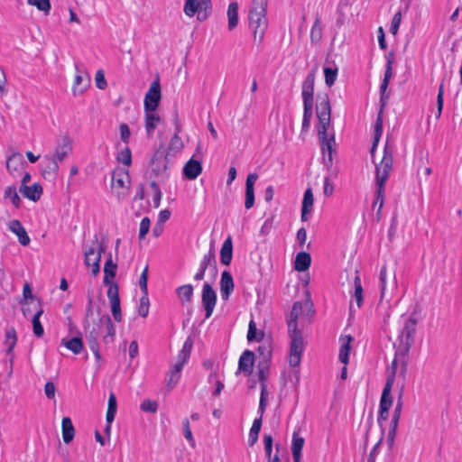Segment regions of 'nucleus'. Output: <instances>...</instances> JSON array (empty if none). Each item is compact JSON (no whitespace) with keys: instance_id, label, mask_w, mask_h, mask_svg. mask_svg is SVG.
I'll return each mask as SVG.
<instances>
[{"instance_id":"nucleus-62","label":"nucleus","mask_w":462,"mask_h":462,"mask_svg":"<svg viewBox=\"0 0 462 462\" xmlns=\"http://www.w3.org/2000/svg\"><path fill=\"white\" fill-rule=\"evenodd\" d=\"M402 21V13L401 11L397 12L392 20L391 27H390V32L395 35L398 32L400 24Z\"/></svg>"},{"instance_id":"nucleus-15","label":"nucleus","mask_w":462,"mask_h":462,"mask_svg":"<svg viewBox=\"0 0 462 462\" xmlns=\"http://www.w3.org/2000/svg\"><path fill=\"white\" fill-rule=\"evenodd\" d=\"M26 162L20 152H14L6 159V169L12 176L20 174Z\"/></svg>"},{"instance_id":"nucleus-2","label":"nucleus","mask_w":462,"mask_h":462,"mask_svg":"<svg viewBox=\"0 0 462 462\" xmlns=\"http://www.w3.org/2000/svg\"><path fill=\"white\" fill-rule=\"evenodd\" d=\"M302 311V304L300 301L293 303L290 319L288 320V330L291 339L289 364L292 367H297L300 364L301 355L304 349V340L302 332L298 328L297 319Z\"/></svg>"},{"instance_id":"nucleus-36","label":"nucleus","mask_w":462,"mask_h":462,"mask_svg":"<svg viewBox=\"0 0 462 462\" xmlns=\"http://www.w3.org/2000/svg\"><path fill=\"white\" fill-rule=\"evenodd\" d=\"M43 314V309L42 306H38V309L36 310V312L32 316V330L33 334L37 337H42L44 334L43 327L40 321L41 316Z\"/></svg>"},{"instance_id":"nucleus-10","label":"nucleus","mask_w":462,"mask_h":462,"mask_svg":"<svg viewBox=\"0 0 462 462\" xmlns=\"http://www.w3.org/2000/svg\"><path fill=\"white\" fill-rule=\"evenodd\" d=\"M201 302L206 312L205 318H210L217 303V292L208 282L202 288Z\"/></svg>"},{"instance_id":"nucleus-55","label":"nucleus","mask_w":462,"mask_h":462,"mask_svg":"<svg viewBox=\"0 0 462 462\" xmlns=\"http://www.w3.org/2000/svg\"><path fill=\"white\" fill-rule=\"evenodd\" d=\"M117 160L124 165L129 166L132 162L131 150L128 147L122 150L117 156Z\"/></svg>"},{"instance_id":"nucleus-27","label":"nucleus","mask_w":462,"mask_h":462,"mask_svg":"<svg viewBox=\"0 0 462 462\" xmlns=\"http://www.w3.org/2000/svg\"><path fill=\"white\" fill-rule=\"evenodd\" d=\"M314 198L311 188H308L303 196L301 207V221L308 220V214L311 212L313 207Z\"/></svg>"},{"instance_id":"nucleus-18","label":"nucleus","mask_w":462,"mask_h":462,"mask_svg":"<svg viewBox=\"0 0 462 462\" xmlns=\"http://www.w3.org/2000/svg\"><path fill=\"white\" fill-rule=\"evenodd\" d=\"M8 228L12 233L17 236L18 241L22 245L26 246L30 244L31 239L25 228L23 226L22 223L19 220H11L8 223Z\"/></svg>"},{"instance_id":"nucleus-17","label":"nucleus","mask_w":462,"mask_h":462,"mask_svg":"<svg viewBox=\"0 0 462 462\" xmlns=\"http://www.w3.org/2000/svg\"><path fill=\"white\" fill-rule=\"evenodd\" d=\"M258 179L256 173H249L245 182V207L246 209L253 208L254 204V183Z\"/></svg>"},{"instance_id":"nucleus-20","label":"nucleus","mask_w":462,"mask_h":462,"mask_svg":"<svg viewBox=\"0 0 462 462\" xmlns=\"http://www.w3.org/2000/svg\"><path fill=\"white\" fill-rule=\"evenodd\" d=\"M254 362V354L251 350H245L241 355L238 362V372H242L247 375L253 372Z\"/></svg>"},{"instance_id":"nucleus-34","label":"nucleus","mask_w":462,"mask_h":462,"mask_svg":"<svg viewBox=\"0 0 462 462\" xmlns=\"http://www.w3.org/2000/svg\"><path fill=\"white\" fill-rule=\"evenodd\" d=\"M145 115V130L148 135L152 134L156 128L161 117L155 111H144Z\"/></svg>"},{"instance_id":"nucleus-56","label":"nucleus","mask_w":462,"mask_h":462,"mask_svg":"<svg viewBox=\"0 0 462 462\" xmlns=\"http://www.w3.org/2000/svg\"><path fill=\"white\" fill-rule=\"evenodd\" d=\"M140 409L143 411H145V412L155 413L157 411V410H158V403L156 402H154V401L144 400L141 403Z\"/></svg>"},{"instance_id":"nucleus-4","label":"nucleus","mask_w":462,"mask_h":462,"mask_svg":"<svg viewBox=\"0 0 462 462\" xmlns=\"http://www.w3.org/2000/svg\"><path fill=\"white\" fill-rule=\"evenodd\" d=\"M393 148L386 141L383 147V155L380 163L375 164L376 171V200L374 205L379 201L377 215L379 216L384 202V185L389 178L390 171L393 163Z\"/></svg>"},{"instance_id":"nucleus-43","label":"nucleus","mask_w":462,"mask_h":462,"mask_svg":"<svg viewBox=\"0 0 462 462\" xmlns=\"http://www.w3.org/2000/svg\"><path fill=\"white\" fill-rule=\"evenodd\" d=\"M202 269L207 270L209 267H212L215 272H217V261L214 250L211 248L208 254L203 256L202 261L200 262V265Z\"/></svg>"},{"instance_id":"nucleus-57","label":"nucleus","mask_w":462,"mask_h":462,"mask_svg":"<svg viewBox=\"0 0 462 462\" xmlns=\"http://www.w3.org/2000/svg\"><path fill=\"white\" fill-rule=\"evenodd\" d=\"M151 221L150 218L145 217L142 219L139 228V239L142 240L145 237L150 230Z\"/></svg>"},{"instance_id":"nucleus-52","label":"nucleus","mask_w":462,"mask_h":462,"mask_svg":"<svg viewBox=\"0 0 462 462\" xmlns=\"http://www.w3.org/2000/svg\"><path fill=\"white\" fill-rule=\"evenodd\" d=\"M150 301L148 295L143 294L140 299V305L138 307V313L141 317L146 318L149 313Z\"/></svg>"},{"instance_id":"nucleus-9","label":"nucleus","mask_w":462,"mask_h":462,"mask_svg":"<svg viewBox=\"0 0 462 462\" xmlns=\"http://www.w3.org/2000/svg\"><path fill=\"white\" fill-rule=\"evenodd\" d=\"M161 100V85L159 79L153 80L144 97V111H155Z\"/></svg>"},{"instance_id":"nucleus-63","label":"nucleus","mask_w":462,"mask_h":462,"mask_svg":"<svg viewBox=\"0 0 462 462\" xmlns=\"http://www.w3.org/2000/svg\"><path fill=\"white\" fill-rule=\"evenodd\" d=\"M263 444L265 456L268 459H270L273 451V437L271 434H264Z\"/></svg>"},{"instance_id":"nucleus-14","label":"nucleus","mask_w":462,"mask_h":462,"mask_svg":"<svg viewBox=\"0 0 462 462\" xmlns=\"http://www.w3.org/2000/svg\"><path fill=\"white\" fill-rule=\"evenodd\" d=\"M42 172L45 179L55 180L59 173V162L47 154L42 161Z\"/></svg>"},{"instance_id":"nucleus-48","label":"nucleus","mask_w":462,"mask_h":462,"mask_svg":"<svg viewBox=\"0 0 462 462\" xmlns=\"http://www.w3.org/2000/svg\"><path fill=\"white\" fill-rule=\"evenodd\" d=\"M313 105H303L302 132H307L310 125Z\"/></svg>"},{"instance_id":"nucleus-26","label":"nucleus","mask_w":462,"mask_h":462,"mask_svg":"<svg viewBox=\"0 0 462 462\" xmlns=\"http://www.w3.org/2000/svg\"><path fill=\"white\" fill-rule=\"evenodd\" d=\"M305 439L300 437V434L296 431L292 434V443H291V453L293 457V462H300L301 457V450L304 446Z\"/></svg>"},{"instance_id":"nucleus-42","label":"nucleus","mask_w":462,"mask_h":462,"mask_svg":"<svg viewBox=\"0 0 462 462\" xmlns=\"http://www.w3.org/2000/svg\"><path fill=\"white\" fill-rule=\"evenodd\" d=\"M192 346L193 339L191 338V337H188V338L184 342L182 349L180 351L178 355V361L186 364L190 356Z\"/></svg>"},{"instance_id":"nucleus-30","label":"nucleus","mask_w":462,"mask_h":462,"mask_svg":"<svg viewBox=\"0 0 462 462\" xmlns=\"http://www.w3.org/2000/svg\"><path fill=\"white\" fill-rule=\"evenodd\" d=\"M311 263L310 254L307 252H300L296 255L294 262V269L298 272L307 271Z\"/></svg>"},{"instance_id":"nucleus-46","label":"nucleus","mask_w":462,"mask_h":462,"mask_svg":"<svg viewBox=\"0 0 462 462\" xmlns=\"http://www.w3.org/2000/svg\"><path fill=\"white\" fill-rule=\"evenodd\" d=\"M322 38V27L320 25V20L316 17L315 22L312 25L310 32V40L312 42H319Z\"/></svg>"},{"instance_id":"nucleus-7","label":"nucleus","mask_w":462,"mask_h":462,"mask_svg":"<svg viewBox=\"0 0 462 462\" xmlns=\"http://www.w3.org/2000/svg\"><path fill=\"white\" fill-rule=\"evenodd\" d=\"M96 245V247H89L85 251V264L87 266H90L91 273L94 276H97L100 272V261L102 254L105 253L106 249V241L103 239L102 241H98L97 237H95V241L93 242Z\"/></svg>"},{"instance_id":"nucleus-50","label":"nucleus","mask_w":462,"mask_h":462,"mask_svg":"<svg viewBox=\"0 0 462 462\" xmlns=\"http://www.w3.org/2000/svg\"><path fill=\"white\" fill-rule=\"evenodd\" d=\"M107 298L109 302H115L120 300L119 298V288L116 282H110V284H107Z\"/></svg>"},{"instance_id":"nucleus-49","label":"nucleus","mask_w":462,"mask_h":462,"mask_svg":"<svg viewBox=\"0 0 462 462\" xmlns=\"http://www.w3.org/2000/svg\"><path fill=\"white\" fill-rule=\"evenodd\" d=\"M27 3L44 12L45 14H48L51 8L50 0H27Z\"/></svg>"},{"instance_id":"nucleus-51","label":"nucleus","mask_w":462,"mask_h":462,"mask_svg":"<svg viewBox=\"0 0 462 462\" xmlns=\"http://www.w3.org/2000/svg\"><path fill=\"white\" fill-rule=\"evenodd\" d=\"M324 74H325V82L326 85L328 87H331L334 85L337 76V68L332 69L326 67L324 69Z\"/></svg>"},{"instance_id":"nucleus-5","label":"nucleus","mask_w":462,"mask_h":462,"mask_svg":"<svg viewBox=\"0 0 462 462\" xmlns=\"http://www.w3.org/2000/svg\"><path fill=\"white\" fill-rule=\"evenodd\" d=\"M417 319L410 317L404 323V326L398 336V342L394 344L395 356H405L412 344L414 343V335L416 332Z\"/></svg>"},{"instance_id":"nucleus-59","label":"nucleus","mask_w":462,"mask_h":462,"mask_svg":"<svg viewBox=\"0 0 462 462\" xmlns=\"http://www.w3.org/2000/svg\"><path fill=\"white\" fill-rule=\"evenodd\" d=\"M386 280H387V269L386 266L383 265L380 271V288H381V299L384 297L385 290H386Z\"/></svg>"},{"instance_id":"nucleus-11","label":"nucleus","mask_w":462,"mask_h":462,"mask_svg":"<svg viewBox=\"0 0 462 462\" xmlns=\"http://www.w3.org/2000/svg\"><path fill=\"white\" fill-rule=\"evenodd\" d=\"M402 394L400 395L398 402L395 405L393 417L390 423V429L388 431V437H387V444L389 448H392L394 443V439L397 432L398 423L402 413Z\"/></svg>"},{"instance_id":"nucleus-12","label":"nucleus","mask_w":462,"mask_h":462,"mask_svg":"<svg viewBox=\"0 0 462 462\" xmlns=\"http://www.w3.org/2000/svg\"><path fill=\"white\" fill-rule=\"evenodd\" d=\"M315 69H312L302 83L303 105H313Z\"/></svg>"},{"instance_id":"nucleus-39","label":"nucleus","mask_w":462,"mask_h":462,"mask_svg":"<svg viewBox=\"0 0 462 462\" xmlns=\"http://www.w3.org/2000/svg\"><path fill=\"white\" fill-rule=\"evenodd\" d=\"M258 363H271L272 346L269 342H263L257 348Z\"/></svg>"},{"instance_id":"nucleus-24","label":"nucleus","mask_w":462,"mask_h":462,"mask_svg":"<svg viewBox=\"0 0 462 462\" xmlns=\"http://www.w3.org/2000/svg\"><path fill=\"white\" fill-rule=\"evenodd\" d=\"M175 125H176V133L171 137V139L170 141V143L168 146L169 152H167L168 154L171 153L172 155L180 152L184 146L181 138L179 136V133L180 132V125L178 123V116L177 115L175 116Z\"/></svg>"},{"instance_id":"nucleus-31","label":"nucleus","mask_w":462,"mask_h":462,"mask_svg":"<svg viewBox=\"0 0 462 462\" xmlns=\"http://www.w3.org/2000/svg\"><path fill=\"white\" fill-rule=\"evenodd\" d=\"M61 345L75 355L80 354L84 348L81 337H74L69 339L63 338L61 340Z\"/></svg>"},{"instance_id":"nucleus-28","label":"nucleus","mask_w":462,"mask_h":462,"mask_svg":"<svg viewBox=\"0 0 462 462\" xmlns=\"http://www.w3.org/2000/svg\"><path fill=\"white\" fill-rule=\"evenodd\" d=\"M117 264L112 260V254H109L104 266V279L103 282L105 285L110 284V282L115 278L116 274Z\"/></svg>"},{"instance_id":"nucleus-1","label":"nucleus","mask_w":462,"mask_h":462,"mask_svg":"<svg viewBox=\"0 0 462 462\" xmlns=\"http://www.w3.org/2000/svg\"><path fill=\"white\" fill-rule=\"evenodd\" d=\"M316 114L319 119L318 137L320 142L323 153L324 165L330 169L333 164V152H335L336 140L334 134L328 137V129L330 125L331 106L327 93L317 96Z\"/></svg>"},{"instance_id":"nucleus-19","label":"nucleus","mask_w":462,"mask_h":462,"mask_svg":"<svg viewBox=\"0 0 462 462\" xmlns=\"http://www.w3.org/2000/svg\"><path fill=\"white\" fill-rule=\"evenodd\" d=\"M234 280L228 271H224L220 279V293L223 300H227L234 291Z\"/></svg>"},{"instance_id":"nucleus-45","label":"nucleus","mask_w":462,"mask_h":462,"mask_svg":"<svg viewBox=\"0 0 462 462\" xmlns=\"http://www.w3.org/2000/svg\"><path fill=\"white\" fill-rule=\"evenodd\" d=\"M355 284V299L357 306L360 308L363 303V287L361 284L360 277L357 275V271H356V275L354 278Z\"/></svg>"},{"instance_id":"nucleus-61","label":"nucleus","mask_w":462,"mask_h":462,"mask_svg":"<svg viewBox=\"0 0 462 462\" xmlns=\"http://www.w3.org/2000/svg\"><path fill=\"white\" fill-rule=\"evenodd\" d=\"M267 0H253L252 6L249 11L266 13Z\"/></svg>"},{"instance_id":"nucleus-58","label":"nucleus","mask_w":462,"mask_h":462,"mask_svg":"<svg viewBox=\"0 0 462 462\" xmlns=\"http://www.w3.org/2000/svg\"><path fill=\"white\" fill-rule=\"evenodd\" d=\"M147 281H148V266L146 265L143 271L141 273L140 279H139V286L143 291V294L148 295V287H147Z\"/></svg>"},{"instance_id":"nucleus-38","label":"nucleus","mask_w":462,"mask_h":462,"mask_svg":"<svg viewBox=\"0 0 462 462\" xmlns=\"http://www.w3.org/2000/svg\"><path fill=\"white\" fill-rule=\"evenodd\" d=\"M228 29L232 31L238 24V4L230 3L227 8Z\"/></svg>"},{"instance_id":"nucleus-44","label":"nucleus","mask_w":462,"mask_h":462,"mask_svg":"<svg viewBox=\"0 0 462 462\" xmlns=\"http://www.w3.org/2000/svg\"><path fill=\"white\" fill-rule=\"evenodd\" d=\"M263 337V331H257L256 324L255 322L251 319L249 322V328H248V333H247V339L248 341H261Z\"/></svg>"},{"instance_id":"nucleus-40","label":"nucleus","mask_w":462,"mask_h":462,"mask_svg":"<svg viewBox=\"0 0 462 462\" xmlns=\"http://www.w3.org/2000/svg\"><path fill=\"white\" fill-rule=\"evenodd\" d=\"M262 427V417L256 418L249 431L248 444L254 446L258 440V435Z\"/></svg>"},{"instance_id":"nucleus-8","label":"nucleus","mask_w":462,"mask_h":462,"mask_svg":"<svg viewBox=\"0 0 462 462\" xmlns=\"http://www.w3.org/2000/svg\"><path fill=\"white\" fill-rule=\"evenodd\" d=\"M266 13L249 11V26L254 32V39L262 42L267 28Z\"/></svg>"},{"instance_id":"nucleus-13","label":"nucleus","mask_w":462,"mask_h":462,"mask_svg":"<svg viewBox=\"0 0 462 462\" xmlns=\"http://www.w3.org/2000/svg\"><path fill=\"white\" fill-rule=\"evenodd\" d=\"M72 152V144L69 136L64 135L55 148V152L51 155L57 162H62Z\"/></svg>"},{"instance_id":"nucleus-21","label":"nucleus","mask_w":462,"mask_h":462,"mask_svg":"<svg viewBox=\"0 0 462 462\" xmlns=\"http://www.w3.org/2000/svg\"><path fill=\"white\" fill-rule=\"evenodd\" d=\"M19 191L28 199L38 201L42 194V187L40 183L35 182L32 186L21 185Z\"/></svg>"},{"instance_id":"nucleus-22","label":"nucleus","mask_w":462,"mask_h":462,"mask_svg":"<svg viewBox=\"0 0 462 462\" xmlns=\"http://www.w3.org/2000/svg\"><path fill=\"white\" fill-rule=\"evenodd\" d=\"M202 171V165L199 161L190 159L183 167V175L188 180H195Z\"/></svg>"},{"instance_id":"nucleus-3","label":"nucleus","mask_w":462,"mask_h":462,"mask_svg":"<svg viewBox=\"0 0 462 462\" xmlns=\"http://www.w3.org/2000/svg\"><path fill=\"white\" fill-rule=\"evenodd\" d=\"M102 327H105L106 332V335L103 336V342L106 345L114 342L116 336L115 326L110 316L104 314L99 317L97 321L88 319H84L83 328L88 344L98 343Z\"/></svg>"},{"instance_id":"nucleus-60","label":"nucleus","mask_w":462,"mask_h":462,"mask_svg":"<svg viewBox=\"0 0 462 462\" xmlns=\"http://www.w3.org/2000/svg\"><path fill=\"white\" fill-rule=\"evenodd\" d=\"M119 132H120V138H121V141L127 144L129 143V140H130V135H131V132H130V128L129 126L123 123L119 125Z\"/></svg>"},{"instance_id":"nucleus-16","label":"nucleus","mask_w":462,"mask_h":462,"mask_svg":"<svg viewBox=\"0 0 462 462\" xmlns=\"http://www.w3.org/2000/svg\"><path fill=\"white\" fill-rule=\"evenodd\" d=\"M203 7L201 4H199V0H186L183 7L184 14L189 17H193L196 13H198L197 19L200 22L205 21L208 14L205 11V13H201Z\"/></svg>"},{"instance_id":"nucleus-53","label":"nucleus","mask_w":462,"mask_h":462,"mask_svg":"<svg viewBox=\"0 0 462 462\" xmlns=\"http://www.w3.org/2000/svg\"><path fill=\"white\" fill-rule=\"evenodd\" d=\"M383 112L379 110L375 124H374V137L381 138L383 134Z\"/></svg>"},{"instance_id":"nucleus-29","label":"nucleus","mask_w":462,"mask_h":462,"mask_svg":"<svg viewBox=\"0 0 462 462\" xmlns=\"http://www.w3.org/2000/svg\"><path fill=\"white\" fill-rule=\"evenodd\" d=\"M258 378L261 384V393H268L267 380L270 374V363H258Z\"/></svg>"},{"instance_id":"nucleus-25","label":"nucleus","mask_w":462,"mask_h":462,"mask_svg":"<svg viewBox=\"0 0 462 462\" xmlns=\"http://www.w3.org/2000/svg\"><path fill=\"white\" fill-rule=\"evenodd\" d=\"M233 257V243L230 236L224 241L220 249V262L222 264L227 266L231 263Z\"/></svg>"},{"instance_id":"nucleus-37","label":"nucleus","mask_w":462,"mask_h":462,"mask_svg":"<svg viewBox=\"0 0 462 462\" xmlns=\"http://www.w3.org/2000/svg\"><path fill=\"white\" fill-rule=\"evenodd\" d=\"M4 199H9L10 202L16 208H19L22 203V199L17 192L15 185H10L5 187L4 190Z\"/></svg>"},{"instance_id":"nucleus-33","label":"nucleus","mask_w":462,"mask_h":462,"mask_svg":"<svg viewBox=\"0 0 462 462\" xmlns=\"http://www.w3.org/2000/svg\"><path fill=\"white\" fill-rule=\"evenodd\" d=\"M61 425H62L63 441L66 444H69L73 440L74 435H75V430H74L72 421L69 417H64L62 419Z\"/></svg>"},{"instance_id":"nucleus-35","label":"nucleus","mask_w":462,"mask_h":462,"mask_svg":"<svg viewBox=\"0 0 462 462\" xmlns=\"http://www.w3.org/2000/svg\"><path fill=\"white\" fill-rule=\"evenodd\" d=\"M342 344L339 349V355L338 358L341 363L344 365H347L349 362V354L351 349V341L353 340V337L349 335L346 336V338L341 339Z\"/></svg>"},{"instance_id":"nucleus-6","label":"nucleus","mask_w":462,"mask_h":462,"mask_svg":"<svg viewBox=\"0 0 462 462\" xmlns=\"http://www.w3.org/2000/svg\"><path fill=\"white\" fill-rule=\"evenodd\" d=\"M149 177L162 180L168 178V153L163 147H160L151 160Z\"/></svg>"},{"instance_id":"nucleus-41","label":"nucleus","mask_w":462,"mask_h":462,"mask_svg":"<svg viewBox=\"0 0 462 462\" xmlns=\"http://www.w3.org/2000/svg\"><path fill=\"white\" fill-rule=\"evenodd\" d=\"M17 342L16 330L14 327L5 332V344L7 346L6 354L11 355Z\"/></svg>"},{"instance_id":"nucleus-32","label":"nucleus","mask_w":462,"mask_h":462,"mask_svg":"<svg viewBox=\"0 0 462 462\" xmlns=\"http://www.w3.org/2000/svg\"><path fill=\"white\" fill-rule=\"evenodd\" d=\"M193 290L194 288L191 284L181 285L176 289L177 297L182 305L190 302Z\"/></svg>"},{"instance_id":"nucleus-54","label":"nucleus","mask_w":462,"mask_h":462,"mask_svg":"<svg viewBox=\"0 0 462 462\" xmlns=\"http://www.w3.org/2000/svg\"><path fill=\"white\" fill-rule=\"evenodd\" d=\"M82 81H83L82 75H79V74L76 75L74 84H73L74 95L82 94L86 90L87 87L89 84V79L88 78L87 84L84 87L80 88L79 86L81 85Z\"/></svg>"},{"instance_id":"nucleus-23","label":"nucleus","mask_w":462,"mask_h":462,"mask_svg":"<svg viewBox=\"0 0 462 462\" xmlns=\"http://www.w3.org/2000/svg\"><path fill=\"white\" fill-rule=\"evenodd\" d=\"M393 387V378L386 379V383L383 389L379 409H383L389 411L393 404V398L391 395V391Z\"/></svg>"},{"instance_id":"nucleus-64","label":"nucleus","mask_w":462,"mask_h":462,"mask_svg":"<svg viewBox=\"0 0 462 462\" xmlns=\"http://www.w3.org/2000/svg\"><path fill=\"white\" fill-rule=\"evenodd\" d=\"M95 81L97 88L105 89L107 87V83L105 78V73L102 69H99L96 73Z\"/></svg>"},{"instance_id":"nucleus-47","label":"nucleus","mask_w":462,"mask_h":462,"mask_svg":"<svg viewBox=\"0 0 462 462\" xmlns=\"http://www.w3.org/2000/svg\"><path fill=\"white\" fill-rule=\"evenodd\" d=\"M20 303L23 305L22 307V311H23V316L28 319V318H32V316L33 315L32 314V311L38 309V306L40 305L41 306V303L39 300H37V302H34L33 300H32L31 302L29 301H20Z\"/></svg>"}]
</instances>
